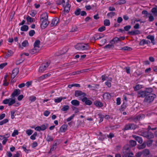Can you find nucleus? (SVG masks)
Returning a JSON list of instances; mask_svg holds the SVG:
<instances>
[{
	"label": "nucleus",
	"instance_id": "nucleus-37",
	"mask_svg": "<svg viewBox=\"0 0 157 157\" xmlns=\"http://www.w3.org/2000/svg\"><path fill=\"white\" fill-rule=\"evenodd\" d=\"M113 44H108L105 45L104 47V48H108L109 49L113 48L114 47V46L113 45Z\"/></svg>",
	"mask_w": 157,
	"mask_h": 157
},
{
	"label": "nucleus",
	"instance_id": "nucleus-36",
	"mask_svg": "<svg viewBox=\"0 0 157 157\" xmlns=\"http://www.w3.org/2000/svg\"><path fill=\"white\" fill-rule=\"evenodd\" d=\"M41 131H44L48 127V124H43L40 126Z\"/></svg>",
	"mask_w": 157,
	"mask_h": 157
},
{
	"label": "nucleus",
	"instance_id": "nucleus-13",
	"mask_svg": "<svg viewBox=\"0 0 157 157\" xmlns=\"http://www.w3.org/2000/svg\"><path fill=\"white\" fill-rule=\"evenodd\" d=\"M20 94V90L19 89H15L11 95L12 98H15V97L18 96Z\"/></svg>",
	"mask_w": 157,
	"mask_h": 157
},
{
	"label": "nucleus",
	"instance_id": "nucleus-3",
	"mask_svg": "<svg viewBox=\"0 0 157 157\" xmlns=\"http://www.w3.org/2000/svg\"><path fill=\"white\" fill-rule=\"evenodd\" d=\"M48 15L47 13H44L41 15L40 20L42 21L41 25L42 28H45L48 25L49 22L48 21Z\"/></svg>",
	"mask_w": 157,
	"mask_h": 157
},
{
	"label": "nucleus",
	"instance_id": "nucleus-30",
	"mask_svg": "<svg viewBox=\"0 0 157 157\" xmlns=\"http://www.w3.org/2000/svg\"><path fill=\"white\" fill-rule=\"evenodd\" d=\"M13 54V52L11 50H8L7 52L6 53V55L5 56V58H7L10 56H12Z\"/></svg>",
	"mask_w": 157,
	"mask_h": 157
},
{
	"label": "nucleus",
	"instance_id": "nucleus-16",
	"mask_svg": "<svg viewBox=\"0 0 157 157\" xmlns=\"http://www.w3.org/2000/svg\"><path fill=\"white\" fill-rule=\"evenodd\" d=\"M67 3L66 6L64 7V10L63 12V15H65V13H68L70 11V6L68 2Z\"/></svg>",
	"mask_w": 157,
	"mask_h": 157
},
{
	"label": "nucleus",
	"instance_id": "nucleus-5",
	"mask_svg": "<svg viewBox=\"0 0 157 157\" xmlns=\"http://www.w3.org/2000/svg\"><path fill=\"white\" fill-rule=\"evenodd\" d=\"M140 135L149 139H152L154 137L153 134L148 131L142 132Z\"/></svg>",
	"mask_w": 157,
	"mask_h": 157
},
{
	"label": "nucleus",
	"instance_id": "nucleus-38",
	"mask_svg": "<svg viewBox=\"0 0 157 157\" xmlns=\"http://www.w3.org/2000/svg\"><path fill=\"white\" fill-rule=\"evenodd\" d=\"M53 140V138L50 135H48L46 138V140L48 142L52 141Z\"/></svg>",
	"mask_w": 157,
	"mask_h": 157
},
{
	"label": "nucleus",
	"instance_id": "nucleus-54",
	"mask_svg": "<svg viewBox=\"0 0 157 157\" xmlns=\"http://www.w3.org/2000/svg\"><path fill=\"white\" fill-rule=\"evenodd\" d=\"M29 34L30 36H33L35 34V31L33 30H31L29 31Z\"/></svg>",
	"mask_w": 157,
	"mask_h": 157
},
{
	"label": "nucleus",
	"instance_id": "nucleus-9",
	"mask_svg": "<svg viewBox=\"0 0 157 157\" xmlns=\"http://www.w3.org/2000/svg\"><path fill=\"white\" fill-rule=\"evenodd\" d=\"M141 118V116L140 115L134 117H132L128 119L130 122H136L137 121H139Z\"/></svg>",
	"mask_w": 157,
	"mask_h": 157
},
{
	"label": "nucleus",
	"instance_id": "nucleus-43",
	"mask_svg": "<svg viewBox=\"0 0 157 157\" xmlns=\"http://www.w3.org/2000/svg\"><path fill=\"white\" fill-rule=\"evenodd\" d=\"M151 11L155 15L157 16V8H153L151 10Z\"/></svg>",
	"mask_w": 157,
	"mask_h": 157
},
{
	"label": "nucleus",
	"instance_id": "nucleus-10",
	"mask_svg": "<svg viewBox=\"0 0 157 157\" xmlns=\"http://www.w3.org/2000/svg\"><path fill=\"white\" fill-rule=\"evenodd\" d=\"M86 94L81 90H76L75 92V96L76 97L81 96L82 97L84 98L86 96Z\"/></svg>",
	"mask_w": 157,
	"mask_h": 157
},
{
	"label": "nucleus",
	"instance_id": "nucleus-52",
	"mask_svg": "<svg viewBox=\"0 0 157 157\" xmlns=\"http://www.w3.org/2000/svg\"><path fill=\"white\" fill-rule=\"evenodd\" d=\"M81 13V10L80 9L78 8L77 9L75 12V14L76 15H79Z\"/></svg>",
	"mask_w": 157,
	"mask_h": 157
},
{
	"label": "nucleus",
	"instance_id": "nucleus-12",
	"mask_svg": "<svg viewBox=\"0 0 157 157\" xmlns=\"http://www.w3.org/2000/svg\"><path fill=\"white\" fill-rule=\"evenodd\" d=\"M81 100L83 102H85L86 105H90L92 103V101H91L88 100V98L86 97V96L82 98Z\"/></svg>",
	"mask_w": 157,
	"mask_h": 157
},
{
	"label": "nucleus",
	"instance_id": "nucleus-53",
	"mask_svg": "<svg viewBox=\"0 0 157 157\" xmlns=\"http://www.w3.org/2000/svg\"><path fill=\"white\" fill-rule=\"evenodd\" d=\"M33 132V130L31 129H28L26 131V133L28 136L31 135Z\"/></svg>",
	"mask_w": 157,
	"mask_h": 157
},
{
	"label": "nucleus",
	"instance_id": "nucleus-56",
	"mask_svg": "<svg viewBox=\"0 0 157 157\" xmlns=\"http://www.w3.org/2000/svg\"><path fill=\"white\" fill-rule=\"evenodd\" d=\"M105 30V26H103L98 29V31L100 32H102Z\"/></svg>",
	"mask_w": 157,
	"mask_h": 157
},
{
	"label": "nucleus",
	"instance_id": "nucleus-28",
	"mask_svg": "<svg viewBox=\"0 0 157 157\" xmlns=\"http://www.w3.org/2000/svg\"><path fill=\"white\" fill-rule=\"evenodd\" d=\"M102 36H99L98 34L95 35V36L93 37V38L95 41L99 40L100 39L102 38L104 36V35L102 34Z\"/></svg>",
	"mask_w": 157,
	"mask_h": 157
},
{
	"label": "nucleus",
	"instance_id": "nucleus-21",
	"mask_svg": "<svg viewBox=\"0 0 157 157\" xmlns=\"http://www.w3.org/2000/svg\"><path fill=\"white\" fill-rule=\"evenodd\" d=\"M67 126L66 124H63L60 128L59 131L61 132H65L67 129Z\"/></svg>",
	"mask_w": 157,
	"mask_h": 157
},
{
	"label": "nucleus",
	"instance_id": "nucleus-24",
	"mask_svg": "<svg viewBox=\"0 0 157 157\" xmlns=\"http://www.w3.org/2000/svg\"><path fill=\"white\" fill-rule=\"evenodd\" d=\"M121 40V39L120 38H118L117 37H116L113 38L112 40L110 41V43L111 44H114L115 43H117L119 41H120Z\"/></svg>",
	"mask_w": 157,
	"mask_h": 157
},
{
	"label": "nucleus",
	"instance_id": "nucleus-11",
	"mask_svg": "<svg viewBox=\"0 0 157 157\" xmlns=\"http://www.w3.org/2000/svg\"><path fill=\"white\" fill-rule=\"evenodd\" d=\"M142 157H151L150 155V151L147 149H145L142 151Z\"/></svg>",
	"mask_w": 157,
	"mask_h": 157
},
{
	"label": "nucleus",
	"instance_id": "nucleus-64",
	"mask_svg": "<svg viewBox=\"0 0 157 157\" xmlns=\"http://www.w3.org/2000/svg\"><path fill=\"white\" fill-rule=\"evenodd\" d=\"M50 113V112L48 110H46L44 113V115L46 117L48 116Z\"/></svg>",
	"mask_w": 157,
	"mask_h": 157
},
{
	"label": "nucleus",
	"instance_id": "nucleus-58",
	"mask_svg": "<svg viewBox=\"0 0 157 157\" xmlns=\"http://www.w3.org/2000/svg\"><path fill=\"white\" fill-rule=\"evenodd\" d=\"M131 28V26L130 25L126 26L124 27V30L125 31H128Z\"/></svg>",
	"mask_w": 157,
	"mask_h": 157
},
{
	"label": "nucleus",
	"instance_id": "nucleus-26",
	"mask_svg": "<svg viewBox=\"0 0 157 157\" xmlns=\"http://www.w3.org/2000/svg\"><path fill=\"white\" fill-rule=\"evenodd\" d=\"M112 78L111 77L107 79V81L105 82V84L108 87H111V82L112 81Z\"/></svg>",
	"mask_w": 157,
	"mask_h": 157
},
{
	"label": "nucleus",
	"instance_id": "nucleus-62",
	"mask_svg": "<svg viewBox=\"0 0 157 157\" xmlns=\"http://www.w3.org/2000/svg\"><path fill=\"white\" fill-rule=\"evenodd\" d=\"M142 151L136 153L135 156L136 157H140L142 156Z\"/></svg>",
	"mask_w": 157,
	"mask_h": 157
},
{
	"label": "nucleus",
	"instance_id": "nucleus-34",
	"mask_svg": "<svg viewBox=\"0 0 157 157\" xmlns=\"http://www.w3.org/2000/svg\"><path fill=\"white\" fill-rule=\"evenodd\" d=\"M28 26L25 25H23L21 28V30L22 31H27L28 30Z\"/></svg>",
	"mask_w": 157,
	"mask_h": 157
},
{
	"label": "nucleus",
	"instance_id": "nucleus-59",
	"mask_svg": "<svg viewBox=\"0 0 157 157\" xmlns=\"http://www.w3.org/2000/svg\"><path fill=\"white\" fill-rule=\"evenodd\" d=\"M153 140H149L147 142V144L148 146H150L152 144Z\"/></svg>",
	"mask_w": 157,
	"mask_h": 157
},
{
	"label": "nucleus",
	"instance_id": "nucleus-29",
	"mask_svg": "<svg viewBox=\"0 0 157 157\" xmlns=\"http://www.w3.org/2000/svg\"><path fill=\"white\" fill-rule=\"evenodd\" d=\"M40 41L38 40H36L34 44V45H33V46H34V48H40V46H39V45H40Z\"/></svg>",
	"mask_w": 157,
	"mask_h": 157
},
{
	"label": "nucleus",
	"instance_id": "nucleus-6",
	"mask_svg": "<svg viewBox=\"0 0 157 157\" xmlns=\"http://www.w3.org/2000/svg\"><path fill=\"white\" fill-rule=\"evenodd\" d=\"M137 128V125L133 123H128L124 126V128L122 129L124 131L130 130H135Z\"/></svg>",
	"mask_w": 157,
	"mask_h": 157
},
{
	"label": "nucleus",
	"instance_id": "nucleus-63",
	"mask_svg": "<svg viewBox=\"0 0 157 157\" xmlns=\"http://www.w3.org/2000/svg\"><path fill=\"white\" fill-rule=\"evenodd\" d=\"M154 19L153 16L150 14V16L149 17L148 21L150 22L152 21Z\"/></svg>",
	"mask_w": 157,
	"mask_h": 157
},
{
	"label": "nucleus",
	"instance_id": "nucleus-41",
	"mask_svg": "<svg viewBox=\"0 0 157 157\" xmlns=\"http://www.w3.org/2000/svg\"><path fill=\"white\" fill-rule=\"evenodd\" d=\"M104 25L106 26H109L110 25L109 20L108 19H105L104 21Z\"/></svg>",
	"mask_w": 157,
	"mask_h": 157
},
{
	"label": "nucleus",
	"instance_id": "nucleus-40",
	"mask_svg": "<svg viewBox=\"0 0 157 157\" xmlns=\"http://www.w3.org/2000/svg\"><path fill=\"white\" fill-rule=\"evenodd\" d=\"M146 145V144L145 143H143L142 144L138 145V148L139 149H141L144 148Z\"/></svg>",
	"mask_w": 157,
	"mask_h": 157
},
{
	"label": "nucleus",
	"instance_id": "nucleus-61",
	"mask_svg": "<svg viewBox=\"0 0 157 157\" xmlns=\"http://www.w3.org/2000/svg\"><path fill=\"white\" fill-rule=\"evenodd\" d=\"M7 64V63L6 62L2 63L0 64V69H3L5 66Z\"/></svg>",
	"mask_w": 157,
	"mask_h": 157
},
{
	"label": "nucleus",
	"instance_id": "nucleus-57",
	"mask_svg": "<svg viewBox=\"0 0 157 157\" xmlns=\"http://www.w3.org/2000/svg\"><path fill=\"white\" fill-rule=\"evenodd\" d=\"M18 134V131L17 130H15L12 133V136L13 137L15 136L16 135H17Z\"/></svg>",
	"mask_w": 157,
	"mask_h": 157
},
{
	"label": "nucleus",
	"instance_id": "nucleus-22",
	"mask_svg": "<svg viewBox=\"0 0 157 157\" xmlns=\"http://www.w3.org/2000/svg\"><path fill=\"white\" fill-rule=\"evenodd\" d=\"M103 98L104 99L106 100L110 99L111 98L110 94L108 93H105L103 95Z\"/></svg>",
	"mask_w": 157,
	"mask_h": 157
},
{
	"label": "nucleus",
	"instance_id": "nucleus-32",
	"mask_svg": "<svg viewBox=\"0 0 157 157\" xmlns=\"http://www.w3.org/2000/svg\"><path fill=\"white\" fill-rule=\"evenodd\" d=\"M94 103L96 106L99 107H101L103 105V104L101 102L98 101H95Z\"/></svg>",
	"mask_w": 157,
	"mask_h": 157
},
{
	"label": "nucleus",
	"instance_id": "nucleus-50",
	"mask_svg": "<svg viewBox=\"0 0 157 157\" xmlns=\"http://www.w3.org/2000/svg\"><path fill=\"white\" fill-rule=\"evenodd\" d=\"M98 115L99 118L100 119L99 122H102L103 120V116L100 113L98 114Z\"/></svg>",
	"mask_w": 157,
	"mask_h": 157
},
{
	"label": "nucleus",
	"instance_id": "nucleus-33",
	"mask_svg": "<svg viewBox=\"0 0 157 157\" xmlns=\"http://www.w3.org/2000/svg\"><path fill=\"white\" fill-rule=\"evenodd\" d=\"M127 106V104L124 101L123 104L121 105L120 109L121 111H123Z\"/></svg>",
	"mask_w": 157,
	"mask_h": 157
},
{
	"label": "nucleus",
	"instance_id": "nucleus-55",
	"mask_svg": "<svg viewBox=\"0 0 157 157\" xmlns=\"http://www.w3.org/2000/svg\"><path fill=\"white\" fill-rule=\"evenodd\" d=\"M71 108L73 110H75V113H76L78 112L79 111H78V108H77L74 106H72Z\"/></svg>",
	"mask_w": 157,
	"mask_h": 157
},
{
	"label": "nucleus",
	"instance_id": "nucleus-8",
	"mask_svg": "<svg viewBox=\"0 0 157 157\" xmlns=\"http://www.w3.org/2000/svg\"><path fill=\"white\" fill-rule=\"evenodd\" d=\"M50 63L47 62L45 63H43L41 64V66L40 67L39 71L40 72H42L44 71L49 66Z\"/></svg>",
	"mask_w": 157,
	"mask_h": 157
},
{
	"label": "nucleus",
	"instance_id": "nucleus-14",
	"mask_svg": "<svg viewBox=\"0 0 157 157\" xmlns=\"http://www.w3.org/2000/svg\"><path fill=\"white\" fill-rule=\"evenodd\" d=\"M19 71V69L18 68H14L12 71L11 78L13 79L18 74Z\"/></svg>",
	"mask_w": 157,
	"mask_h": 157
},
{
	"label": "nucleus",
	"instance_id": "nucleus-19",
	"mask_svg": "<svg viewBox=\"0 0 157 157\" xmlns=\"http://www.w3.org/2000/svg\"><path fill=\"white\" fill-rule=\"evenodd\" d=\"M146 38L150 40H151V42L153 45L155 44V41L154 36L148 35L147 36Z\"/></svg>",
	"mask_w": 157,
	"mask_h": 157
},
{
	"label": "nucleus",
	"instance_id": "nucleus-31",
	"mask_svg": "<svg viewBox=\"0 0 157 157\" xmlns=\"http://www.w3.org/2000/svg\"><path fill=\"white\" fill-rule=\"evenodd\" d=\"M142 71L141 70H137L134 73V74L136 77L139 76L143 74Z\"/></svg>",
	"mask_w": 157,
	"mask_h": 157
},
{
	"label": "nucleus",
	"instance_id": "nucleus-49",
	"mask_svg": "<svg viewBox=\"0 0 157 157\" xmlns=\"http://www.w3.org/2000/svg\"><path fill=\"white\" fill-rule=\"evenodd\" d=\"M37 132H35L30 137L31 139L32 140H35L36 139V137L37 135Z\"/></svg>",
	"mask_w": 157,
	"mask_h": 157
},
{
	"label": "nucleus",
	"instance_id": "nucleus-35",
	"mask_svg": "<svg viewBox=\"0 0 157 157\" xmlns=\"http://www.w3.org/2000/svg\"><path fill=\"white\" fill-rule=\"evenodd\" d=\"M115 14V13L113 12H111L108 13L107 15L108 18L110 17L112 18L113 16H114Z\"/></svg>",
	"mask_w": 157,
	"mask_h": 157
},
{
	"label": "nucleus",
	"instance_id": "nucleus-17",
	"mask_svg": "<svg viewBox=\"0 0 157 157\" xmlns=\"http://www.w3.org/2000/svg\"><path fill=\"white\" fill-rule=\"evenodd\" d=\"M150 43V42L148 40H145L144 39L141 40L139 43V44L140 45H144L145 44H149Z\"/></svg>",
	"mask_w": 157,
	"mask_h": 157
},
{
	"label": "nucleus",
	"instance_id": "nucleus-39",
	"mask_svg": "<svg viewBox=\"0 0 157 157\" xmlns=\"http://www.w3.org/2000/svg\"><path fill=\"white\" fill-rule=\"evenodd\" d=\"M136 140L140 144H141L143 142L142 138L139 136H137L135 137Z\"/></svg>",
	"mask_w": 157,
	"mask_h": 157
},
{
	"label": "nucleus",
	"instance_id": "nucleus-25",
	"mask_svg": "<svg viewBox=\"0 0 157 157\" xmlns=\"http://www.w3.org/2000/svg\"><path fill=\"white\" fill-rule=\"evenodd\" d=\"M126 3V1L125 0H119L115 2L114 4L115 5H121L125 4Z\"/></svg>",
	"mask_w": 157,
	"mask_h": 157
},
{
	"label": "nucleus",
	"instance_id": "nucleus-2",
	"mask_svg": "<svg viewBox=\"0 0 157 157\" xmlns=\"http://www.w3.org/2000/svg\"><path fill=\"white\" fill-rule=\"evenodd\" d=\"M130 145L126 144L123 147L121 154L122 157H134V154L131 148L136 145L135 141L131 140L129 142Z\"/></svg>",
	"mask_w": 157,
	"mask_h": 157
},
{
	"label": "nucleus",
	"instance_id": "nucleus-15",
	"mask_svg": "<svg viewBox=\"0 0 157 157\" xmlns=\"http://www.w3.org/2000/svg\"><path fill=\"white\" fill-rule=\"evenodd\" d=\"M59 21V19L57 17H55L53 18L51 24V26L52 27L53 26H56L58 23Z\"/></svg>",
	"mask_w": 157,
	"mask_h": 157
},
{
	"label": "nucleus",
	"instance_id": "nucleus-7",
	"mask_svg": "<svg viewBox=\"0 0 157 157\" xmlns=\"http://www.w3.org/2000/svg\"><path fill=\"white\" fill-rule=\"evenodd\" d=\"M15 100L16 98L6 99L3 101L2 103L4 104H8V106H10L15 103Z\"/></svg>",
	"mask_w": 157,
	"mask_h": 157
},
{
	"label": "nucleus",
	"instance_id": "nucleus-27",
	"mask_svg": "<svg viewBox=\"0 0 157 157\" xmlns=\"http://www.w3.org/2000/svg\"><path fill=\"white\" fill-rule=\"evenodd\" d=\"M66 99V98L65 97H61L55 99H54V101L56 103H59L63 99Z\"/></svg>",
	"mask_w": 157,
	"mask_h": 157
},
{
	"label": "nucleus",
	"instance_id": "nucleus-42",
	"mask_svg": "<svg viewBox=\"0 0 157 157\" xmlns=\"http://www.w3.org/2000/svg\"><path fill=\"white\" fill-rule=\"evenodd\" d=\"M122 50H124V51H130L132 50V48L131 47L128 46H124L122 48Z\"/></svg>",
	"mask_w": 157,
	"mask_h": 157
},
{
	"label": "nucleus",
	"instance_id": "nucleus-1",
	"mask_svg": "<svg viewBox=\"0 0 157 157\" xmlns=\"http://www.w3.org/2000/svg\"><path fill=\"white\" fill-rule=\"evenodd\" d=\"M152 91V90L151 88L149 89L148 90L140 91L138 92V96L139 97H145L144 101L150 103L156 97L155 94L151 93Z\"/></svg>",
	"mask_w": 157,
	"mask_h": 157
},
{
	"label": "nucleus",
	"instance_id": "nucleus-51",
	"mask_svg": "<svg viewBox=\"0 0 157 157\" xmlns=\"http://www.w3.org/2000/svg\"><path fill=\"white\" fill-rule=\"evenodd\" d=\"M36 13V11L32 10L30 11V15H31L32 17H34L35 16Z\"/></svg>",
	"mask_w": 157,
	"mask_h": 157
},
{
	"label": "nucleus",
	"instance_id": "nucleus-44",
	"mask_svg": "<svg viewBox=\"0 0 157 157\" xmlns=\"http://www.w3.org/2000/svg\"><path fill=\"white\" fill-rule=\"evenodd\" d=\"M69 108V107L68 105H64L63 108L61 109V110L63 111H66L68 110Z\"/></svg>",
	"mask_w": 157,
	"mask_h": 157
},
{
	"label": "nucleus",
	"instance_id": "nucleus-46",
	"mask_svg": "<svg viewBox=\"0 0 157 157\" xmlns=\"http://www.w3.org/2000/svg\"><path fill=\"white\" fill-rule=\"evenodd\" d=\"M29 99L31 102H33L36 100V98L34 96H32L29 97Z\"/></svg>",
	"mask_w": 157,
	"mask_h": 157
},
{
	"label": "nucleus",
	"instance_id": "nucleus-20",
	"mask_svg": "<svg viewBox=\"0 0 157 157\" xmlns=\"http://www.w3.org/2000/svg\"><path fill=\"white\" fill-rule=\"evenodd\" d=\"M71 104L74 106H78L79 105L80 102L77 100H73L71 101Z\"/></svg>",
	"mask_w": 157,
	"mask_h": 157
},
{
	"label": "nucleus",
	"instance_id": "nucleus-60",
	"mask_svg": "<svg viewBox=\"0 0 157 157\" xmlns=\"http://www.w3.org/2000/svg\"><path fill=\"white\" fill-rule=\"evenodd\" d=\"M141 85H136L134 88L135 90H137L141 88Z\"/></svg>",
	"mask_w": 157,
	"mask_h": 157
},
{
	"label": "nucleus",
	"instance_id": "nucleus-45",
	"mask_svg": "<svg viewBox=\"0 0 157 157\" xmlns=\"http://www.w3.org/2000/svg\"><path fill=\"white\" fill-rule=\"evenodd\" d=\"M29 45V43L27 40H25L22 43V45L23 47H25Z\"/></svg>",
	"mask_w": 157,
	"mask_h": 157
},
{
	"label": "nucleus",
	"instance_id": "nucleus-48",
	"mask_svg": "<svg viewBox=\"0 0 157 157\" xmlns=\"http://www.w3.org/2000/svg\"><path fill=\"white\" fill-rule=\"evenodd\" d=\"M8 122V120L7 119H4L2 121H0V125H2L3 124H5Z\"/></svg>",
	"mask_w": 157,
	"mask_h": 157
},
{
	"label": "nucleus",
	"instance_id": "nucleus-47",
	"mask_svg": "<svg viewBox=\"0 0 157 157\" xmlns=\"http://www.w3.org/2000/svg\"><path fill=\"white\" fill-rule=\"evenodd\" d=\"M26 19L28 22L31 23L33 22V18L29 16H28L26 17Z\"/></svg>",
	"mask_w": 157,
	"mask_h": 157
},
{
	"label": "nucleus",
	"instance_id": "nucleus-4",
	"mask_svg": "<svg viewBox=\"0 0 157 157\" xmlns=\"http://www.w3.org/2000/svg\"><path fill=\"white\" fill-rule=\"evenodd\" d=\"M75 48L78 50H83L88 49L90 47L88 44L78 43L75 46Z\"/></svg>",
	"mask_w": 157,
	"mask_h": 157
},
{
	"label": "nucleus",
	"instance_id": "nucleus-23",
	"mask_svg": "<svg viewBox=\"0 0 157 157\" xmlns=\"http://www.w3.org/2000/svg\"><path fill=\"white\" fill-rule=\"evenodd\" d=\"M39 51V49L36 48H34V47L32 49L30 50L29 52L32 54H35L37 52H38Z\"/></svg>",
	"mask_w": 157,
	"mask_h": 157
},
{
	"label": "nucleus",
	"instance_id": "nucleus-18",
	"mask_svg": "<svg viewBox=\"0 0 157 157\" xmlns=\"http://www.w3.org/2000/svg\"><path fill=\"white\" fill-rule=\"evenodd\" d=\"M128 33L131 35H134L140 34V33L139 30H136L134 31H129L128 32Z\"/></svg>",
	"mask_w": 157,
	"mask_h": 157
}]
</instances>
